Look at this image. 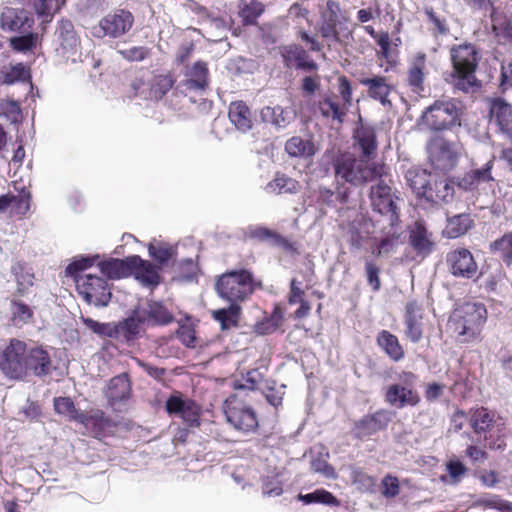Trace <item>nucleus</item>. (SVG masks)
Wrapping results in <instances>:
<instances>
[{
  "label": "nucleus",
  "mask_w": 512,
  "mask_h": 512,
  "mask_svg": "<svg viewBox=\"0 0 512 512\" xmlns=\"http://www.w3.org/2000/svg\"><path fill=\"white\" fill-rule=\"evenodd\" d=\"M416 301H409L404 308L405 335L414 344L419 343L423 336L422 314Z\"/></svg>",
  "instance_id": "29"
},
{
  "label": "nucleus",
  "mask_w": 512,
  "mask_h": 512,
  "mask_svg": "<svg viewBox=\"0 0 512 512\" xmlns=\"http://www.w3.org/2000/svg\"><path fill=\"white\" fill-rule=\"evenodd\" d=\"M149 257L152 263L159 269L169 266L176 261L178 256L177 244L171 245L164 241L153 239L147 245Z\"/></svg>",
  "instance_id": "27"
},
{
  "label": "nucleus",
  "mask_w": 512,
  "mask_h": 512,
  "mask_svg": "<svg viewBox=\"0 0 512 512\" xmlns=\"http://www.w3.org/2000/svg\"><path fill=\"white\" fill-rule=\"evenodd\" d=\"M446 471L450 478L451 484H458L462 478L467 474L468 468L456 456L451 457L445 464Z\"/></svg>",
  "instance_id": "55"
},
{
  "label": "nucleus",
  "mask_w": 512,
  "mask_h": 512,
  "mask_svg": "<svg viewBox=\"0 0 512 512\" xmlns=\"http://www.w3.org/2000/svg\"><path fill=\"white\" fill-rule=\"evenodd\" d=\"M399 383H392L385 389L384 400L397 409L415 407L420 401L419 393L414 389L418 376L410 371H403L399 375Z\"/></svg>",
  "instance_id": "7"
},
{
  "label": "nucleus",
  "mask_w": 512,
  "mask_h": 512,
  "mask_svg": "<svg viewBox=\"0 0 512 512\" xmlns=\"http://www.w3.org/2000/svg\"><path fill=\"white\" fill-rule=\"evenodd\" d=\"M469 424L475 434H487L495 425V413L483 406L473 408L470 410Z\"/></svg>",
  "instance_id": "37"
},
{
  "label": "nucleus",
  "mask_w": 512,
  "mask_h": 512,
  "mask_svg": "<svg viewBox=\"0 0 512 512\" xmlns=\"http://www.w3.org/2000/svg\"><path fill=\"white\" fill-rule=\"evenodd\" d=\"M365 276L368 285L373 292H378L381 289L380 268L373 261H365Z\"/></svg>",
  "instance_id": "61"
},
{
  "label": "nucleus",
  "mask_w": 512,
  "mask_h": 512,
  "mask_svg": "<svg viewBox=\"0 0 512 512\" xmlns=\"http://www.w3.org/2000/svg\"><path fill=\"white\" fill-rule=\"evenodd\" d=\"M38 41L37 33L33 32V29L23 30L18 32L17 35L13 36L9 40L10 47L12 50L20 53L32 52Z\"/></svg>",
  "instance_id": "46"
},
{
  "label": "nucleus",
  "mask_w": 512,
  "mask_h": 512,
  "mask_svg": "<svg viewBox=\"0 0 512 512\" xmlns=\"http://www.w3.org/2000/svg\"><path fill=\"white\" fill-rule=\"evenodd\" d=\"M347 17L342 13L339 2L327 0L324 10L320 11L319 33L324 39L340 43V33L348 30L344 23Z\"/></svg>",
  "instance_id": "13"
},
{
  "label": "nucleus",
  "mask_w": 512,
  "mask_h": 512,
  "mask_svg": "<svg viewBox=\"0 0 512 512\" xmlns=\"http://www.w3.org/2000/svg\"><path fill=\"white\" fill-rule=\"evenodd\" d=\"M395 413L387 409H379L356 420L352 426V435L355 439L363 440L380 431L387 429Z\"/></svg>",
  "instance_id": "15"
},
{
  "label": "nucleus",
  "mask_w": 512,
  "mask_h": 512,
  "mask_svg": "<svg viewBox=\"0 0 512 512\" xmlns=\"http://www.w3.org/2000/svg\"><path fill=\"white\" fill-rule=\"evenodd\" d=\"M135 260V254L122 259L109 257L98 262L97 267L106 280H119L131 276Z\"/></svg>",
  "instance_id": "22"
},
{
  "label": "nucleus",
  "mask_w": 512,
  "mask_h": 512,
  "mask_svg": "<svg viewBox=\"0 0 512 512\" xmlns=\"http://www.w3.org/2000/svg\"><path fill=\"white\" fill-rule=\"evenodd\" d=\"M228 117L236 129L242 133L250 131L255 123L254 114L252 115L249 106L242 100L230 103Z\"/></svg>",
  "instance_id": "31"
},
{
  "label": "nucleus",
  "mask_w": 512,
  "mask_h": 512,
  "mask_svg": "<svg viewBox=\"0 0 512 512\" xmlns=\"http://www.w3.org/2000/svg\"><path fill=\"white\" fill-rule=\"evenodd\" d=\"M134 20V15L129 10L116 9L99 21L93 28V34L96 37L120 38L131 30Z\"/></svg>",
  "instance_id": "11"
},
{
  "label": "nucleus",
  "mask_w": 512,
  "mask_h": 512,
  "mask_svg": "<svg viewBox=\"0 0 512 512\" xmlns=\"http://www.w3.org/2000/svg\"><path fill=\"white\" fill-rule=\"evenodd\" d=\"M294 119L293 112L277 105L274 107L265 106L259 111L254 112V120L256 124L269 123L275 128L280 129L286 127Z\"/></svg>",
  "instance_id": "28"
},
{
  "label": "nucleus",
  "mask_w": 512,
  "mask_h": 512,
  "mask_svg": "<svg viewBox=\"0 0 512 512\" xmlns=\"http://www.w3.org/2000/svg\"><path fill=\"white\" fill-rule=\"evenodd\" d=\"M53 407L56 414L64 416L71 421L80 423L83 421L84 411L76 408L74 401L67 396H59L53 399Z\"/></svg>",
  "instance_id": "44"
},
{
  "label": "nucleus",
  "mask_w": 512,
  "mask_h": 512,
  "mask_svg": "<svg viewBox=\"0 0 512 512\" xmlns=\"http://www.w3.org/2000/svg\"><path fill=\"white\" fill-rule=\"evenodd\" d=\"M416 125L420 130L427 129L433 132L451 130L454 126H460V110L454 99L435 100L426 107Z\"/></svg>",
  "instance_id": "5"
},
{
  "label": "nucleus",
  "mask_w": 512,
  "mask_h": 512,
  "mask_svg": "<svg viewBox=\"0 0 512 512\" xmlns=\"http://www.w3.org/2000/svg\"><path fill=\"white\" fill-rule=\"evenodd\" d=\"M174 83L175 79L170 74L155 77L151 87L152 96L157 100L162 99L171 90Z\"/></svg>",
  "instance_id": "56"
},
{
  "label": "nucleus",
  "mask_w": 512,
  "mask_h": 512,
  "mask_svg": "<svg viewBox=\"0 0 512 512\" xmlns=\"http://www.w3.org/2000/svg\"><path fill=\"white\" fill-rule=\"evenodd\" d=\"M1 114L14 125H18L22 122V110L20 103L17 100L9 99L6 100L0 106Z\"/></svg>",
  "instance_id": "53"
},
{
  "label": "nucleus",
  "mask_w": 512,
  "mask_h": 512,
  "mask_svg": "<svg viewBox=\"0 0 512 512\" xmlns=\"http://www.w3.org/2000/svg\"><path fill=\"white\" fill-rule=\"evenodd\" d=\"M377 345L394 362H399L404 358V349L396 335L388 330H381L376 337Z\"/></svg>",
  "instance_id": "38"
},
{
  "label": "nucleus",
  "mask_w": 512,
  "mask_h": 512,
  "mask_svg": "<svg viewBox=\"0 0 512 512\" xmlns=\"http://www.w3.org/2000/svg\"><path fill=\"white\" fill-rule=\"evenodd\" d=\"M99 254H80L71 260V262L65 267V274L68 277L73 278L76 282L80 280L81 273L91 268L95 264L100 262Z\"/></svg>",
  "instance_id": "43"
},
{
  "label": "nucleus",
  "mask_w": 512,
  "mask_h": 512,
  "mask_svg": "<svg viewBox=\"0 0 512 512\" xmlns=\"http://www.w3.org/2000/svg\"><path fill=\"white\" fill-rule=\"evenodd\" d=\"M180 275L179 280L186 283L197 281V265L191 258H184L179 262Z\"/></svg>",
  "instance_id": "62"
},
{
  "label": "nucleus",
  "mask_w": 512,
  "mask_h": 512,
  "mask_svg": "<svg viewBox=\"0 0 512 512\" xmlns=\"http://www.w3.org/2000/svg\"><path fill=\"white\" fill-rule=\"evenodd\" d=\"M227 422L243 433L255 432L259 426L255 410L248 405H235L225 410Z\"/></svg>",
  "instance_id": "20"
},
{
  "label": "nucleus",
  "mask_w": 512,
  "mask_h": 512,
  "mask_svg": "<svg viewBox=\"0 0 512 512\" xmlns=\"http://www.w3.org/2000/svg\"><path fill=\"white\" fill-rule=\"evenodd\" d=\"M354 146L358 148L360 158L370 163L377 157L378 140L373 125L364 123L360 117L353 130Z\"/></svg>",
  "instance_id": "17"
},
{
  "label": "nucleus",
  "mask_w": 512,
  "mask_h": 512,
  "mask_svg": "<svg viewBox=\"0 0 512 512\" xmlns=\"http://www.w3.org/2000/svg\"><path fill=\"white\" fill-rule=\"evenodd\" d=\"M487 320V310L483 303L465 302L456 308L450 316L454 330L465 341L475 339Z\"/></svg>",
  "instance_id": "6"
},
{
  "label": "nucleus",
  "mask_w": 512,
  "mask_h": 512,
  "mask_svg": "<svg viewBox=\"0 0 512 512\" xmlns=\"http://www.w3.org/2000/svg\"><path fill=\"white\" fill-rule=\"evenodd\" d=\"M334 175L352 186H358L380 177V167L376 163L357 158L350 152L339 151L332 156Z\"/></svg>",
  "instance_id": "4"
},
{
  "label": "nucleus",
  "mask_w": 512,
  "mask_h": 512,
  "mask_svg": "<svg viewBox=\"0 0 512 512\" xmlns=\"http://www.w3.org/2000/svg\"><path fill=\"white\" fill-rule=\"evenodd\" d=\"M400 483L396 476L386 474L381 480V495L386 499H392L400 493Z\"/></svg>",
  "instance_id": "60"
},
{
  "label": "nucleus",
  "mask_w": 512,
  "mask_h": 512,
  "mask_svg": "<svg viewBox=\"0 0 512 512\" xmlns=\"http://www.w3.org/2000/svg\"><path fill=\"white\" fill-rule=\"evenodd\" d=\"M428 160L433 170L443 174L451 171L458 163V155L452 144L442 137H433L426 144Z\"/></svg>",
  "instance_id": "12"
},
{
  "label": "nucleus",
  "mask_w": 512,
  "mask_h": 512,
  "mask_svg": "<svg viewBox=\"0 0 512 512\" xmlns=\"http://www.w3.org/2000/svg\"><path fill=\"white\" fill-rule=\"evenodd\" d=\"M244 236L250 240L271 242L273 245L286 250L291 247L290 242L284 236L264 225H249L244 231Z\"/></svg>",
  "instance_id": "33"
},
{
  "label": "nucleus",
  "mask_w": 512,
  "mask_h": 512,
  "mask_svg": "<svg viewBox=\"0 0 512 512\" xmlns=\"http://www.w3.org/2000/svg\"><path fill=\"white\" fill-rule=\"evenodd\" d=\"M473 225L474 221L469 213L447 216L446 226L442 231V235L447 239H456L465 235Z\"/></svg>",
  "instance_id": "35"
},
{
  "label": "nucleus",
  "mask_w": 512,
  "mask_h": 512,
  "mask_svg": "<svg viewBox=\"0 0 512 512\" xmlns=\"http://www.w3.org/2000/svg\"><path fill=\"white\" fill-rule=\"evenodd\" d=\"M446 265L449 273L460 279H473L478 272V264L470 252L465 247H458L446 254Z\"/></svg>",
  "instance_id": "16"
},
{
  "label": "nucleus",
  "mask_w": 512,
  "mask_h": 512,
  "mask_svg": "<svg viewBox=\"0 0 512 512\" xmlns=\"http://www.w3.org/2000/svg\"><path fill=\"white\" fill-rule=\"evenodd\" d=\"M55 35L65 52L74 51L80 43V39L74 29V24L69 19L62 18L58 22Z\"/></svg>",
  "instance_id": "41"
},
{
  "label": "nucleus",
  "mask_w": 512,
  "mask_h": 512,
  "mask_svg": "<svg viewBox=\"0 0 512 512\" xmlns=\"http://www.w3.org/2000/svg\"><path fill=\"white\" fill-rule=\"evenodd\" d=\"M392 230V232H388L378 241H376L374 253L377 256L388 254L393 251V248L400 238V234L395 230V228Z\"/></svg>",
  "instance_id": "58"
},
{
  "label": "nucleus",
  "mask_w": 512,
  "mask_h": 512,
  "mask_svg": "<svg viewBox=\"0 0 512 512\" xmlns=\"http://www.w3.org/2000/svg\"><path fill=\"white\" fill-rule=\"evenodd\" d=\"M13 200H12V209L16 215L24 216L26 215L31 207V201H32V194L31 192L26 188L22 187L17 195L13 194Z\"/></svg>",
  "instance_id": "50"
},
{
  "label": "nucleus",
  "mask_w": 512,
  "mask_h": 512,
  "mask_svg": "<svg viewBox=\"0 0 512 512\" xmlns=\"http://www.w3.org/2000/svg\"><path fill=\"white\" fill-rule=\"evenodd\" d=\"M10 309L12 318L16 322L29 323L34 316V311L31 306L26 304L24 301L12 297L10 300Z\"/></svg>",
  "instance_id": "48"
},
{
  "label": "nucleus",
  "mask_w": 512,
  "mask_h": 512,
  "mask_svg": "<svg viewBox=\"0 0 512 512\" xmlns=\"http://www.w3.org/2000/svg\"><path fill=\"white\" fill-rule=\"evenodd\" d=\"M475 64L470 71L452 70L446 81L453 85L455 90L463 93L477 92L482 88V82L476 77Z\"/></svg>",
  "instance_id": "32"
},
{
  "label": "nucleus",
  "mask_w": 512,
  "mask_h": 512,
  "mask_svg": "<svg viewBox=\"0 0 512 512\" xmlns=\"http://www.w3.org/2000/svg\"><path fill=\"white\" fill-rule=\"evenodd\" d=\"M130 396L131 382L128 374L122 373L110 379L105 391V397L112 409L117 410V405L128 400Z\"/></svg>",
  "instance_id": "26"
},
{
  "label": "nucleus",
  "mask_w": 512,
  "mask_h": 512,
  "mask_svg": "<svg viewBox=\"0 0 512 512\" xmlns=\"http://www.w3.org/2000/svg\"><path fill=\"white\" fill-rule=\"evenodd\" d=\"M11 274L14 276L16 282L27 283L30 286L34 285V272L33 268L25 261H16L10 269Z\"/></svg>",
  "instance_id": "51"
},
{
  "label": "nucleus",
  "mask_w": 512,
  "mask_h": 512,
  "mask_svg": "<svg viewBox=\"0 0 512 512\" xmlns=\"http://www.w3.org/2000/svg\"><path fill=\"white\" fill-rule=\"evenodd\" d=\"M80 424L90 427L96 437L104 436L106 431L114 426L113 420L106 416L102 410H95L91 413H83V421L80 420Z\"/></svg>",
  "instance_id": "42"
},
{
  "label": "nucleus",
  "mask_w": 512,
  "mask_h": 512,
  "mask_svg": "<svg viewBox=\"0 0 512 512\" xmlns=\"http://www.w3.org/2000/svg\"><path fill=\"white\" fill-rule=\"evenodd\" d=\"M18 82L30 83L31 89H33L30 69L23 63L12 66L10 71L4 76V83L7 85H13Z\"/></svg>",
  "instance_id": "49"
},
{
  "label": "nucleus",
  "mask_w": 512,
  "mask_h": 512,
  "mask_svg": "<svg viewBox=\"0 0 512 512\" xmlns=\"http://www.w3.org/2000/svg\"><path fill=\"white\" fill-rule=\"evenodd\" d=\"M66 0H33L34 10L42 24L50 23L55 13L60 11Z\"/></svg>",
  "instance_id": "47"
},
{
  "label": "nucleus",
  "mask_w": 512,
  "mask_h": 512,
  "mask_svg": "<svg viewBox=\"0 0 512 512\" xmlns=\"http://www.w3.org/2000/svg\"><path fill=\"white\" fill-rule=\"evenodd\" d=\"M262 492L269 497H277L283 493L281 482L277 476H266L262 480Z\"/></svg>",
  "instance_id": "64"
},
{
  "label": "nucleus",
  "mask_w": 512,
  "mask_h": 512,
  "mask_svg": "<svg viewBox=\"0 0 512 512\" xmlns=\"http://www.w3.org/2000/svg\"><path fill=\"white\" fill-rule=\"evenodd\" d=\"M264 6L262 3L254 1L245 5L239 12L242 23L246 26L255 25L258 18L263 14Z\"/></svg>",
  "instance_id": "52"
},
{
  "label": "nucleus",
  "mask_w": 512,
  "mask_h": 512,
  "mask_svg": "<svg viewBox=\"0 0 512 512\" xmlns=\"http://www.w3.org/2000/svg\"><path fill=\"white\" fill-rule=\"evenodd\" d=\"M241 315L242 307L236 302L229 303L228 306L211 312L212 319L220 324V329L223 332L239 327Z\"/></svg>",
  "instance_id": "34"
},
{
  "label": "nucleus",
  "mask_w": 512,
  "mask_h": 512,
  "mask_svg": "<svg viewBox=\"0 0 512 512\" xmlns=\"http://www.w3.org/2000/svg\"><path fill=\"white\" fill-rule=\"evenodd\" d=\"M277 49L285 69H295L305 73H316L318 71L319 64L300 44H282Z\"/></svg>",
  "instance_id": "14"
},
{
  "label": "nucleus",
  "mask_w": 512,
  "mask_h": 512,
  "mask_svg": "<svg viewBox=\"0 0 512 512\" xmlns=\"http://www.w3.org/2000/svg\"><path fill=\"white\" fill-rule=\"evenodd\" d=\"M360 84L368 88L370 98L379 101L383 106L391 104L388 96L391 92V86L386 82V78L381 75L364 77L359 80Z\"/></svg>",
  "instance_id": "36"
},
{
  "label": "nucleus",
  "mask_w": 512,
  "mask_h": 512,
  "mask_svg": "<svg viewBox=\"0 0 512 512\" xmlns=\"http://www.w3.org/2000/svg\"><path fill=\"white\" fill-rule=\"evenodd\" d=\"M261 286V281L255 279L251 270L240 268L228 270L218 276L215 282V291L219 298L229 303H239Z\"/></svg>",
  "instance_id": "3"
},
{
  "label": "nucleus",
  "mask_w": 512,
  "mask_h": 512,
  "mask_svg": "<svg viewBox=\"0 0 512 512\" xmlns=\"http://www.w3.org/2000/svg\"><path fill=\"white\" fill-rule=\"evenodd\" d=\"M76 289L83 300L95 307H106L109 305L112 292L107 280L96 274H84L76 282Z\"/></svg>",
  "instance_id": "9"
},
{
  "label": "nucleus",
  "mask_w": 512,
  "mask_h": 512,
  "mask_svg": "<svg viewBox=\"0 0 512 512\" xmlns=\"http://www.w3.org/2000/svg\"><path fill=\"white\" fill-rule=\"evenodd\" d=\"M433 200L430 203H450L454 199V178H439L433 181Z\"/></svg>",
  "instance_id": "45"
},
{
  "label": "nucleus",
  "mask_w": 512,
  "mask_h": 512,
  "mask_svg": "<svg viewBox=\"0 0 512 512\" xmlns=\"http://www.w3.org/2000/svg\"><path fill=\"white\" fill-rule=\"evenodd\" d=\"M55 369L43 346H28L17 338H11L0 353V371L9 380L24 381L31 376L44 379Z\"/></svg>",
  "instance_id": "2"
},
{
  "label": "nucleus",
  "mask_w": 512,
  "mask_h": 512,
  "mask_svg": "<svg viewBox=\"0 0 512 512\" xmlns=\"http://www.w3.org/2000/svg\"><path fill=\"white\" fill-rule=\"evenodd\" d=\"M408 232V244L418 256L426 258L433 253L436 244L424 220L418 219L414 221L408 227Z\"/></svg>",
  "instance_id": "18"
},
{
  "label": "nucleus",
  "mask_w": 512,
  "mask_h": 512,
  "mask_svg": "<svg viewBox=\"0 0 512 512\" xmlns=\"http://www.w3.org/2000/svg\"><path fill=\"white\" fill-rule=\"evenodd\" d=\"M489 117L495 119L500 132L507 135L512 125V105L503 97L491 99Z\"/></svg>",
  "instance_id": "30"
},
{
  "label": "nucleus",
  "mask_w": 512,
  "mask_h": 512,
  "mask_svg": "<svg viewBox=\"0 0 512 512\" xmlns=\"http://www.w3.org/2000/svg\"><path fill=\"white\" fill-rule=\"evenodd\" d=\"M174 321L175 316L166 304L154 299L135 305L117 321L101 322L81 316V322L93 334L128 348L134 347L146 335L147 328L165 327Z\"/></svg>",
  "instance_id": "1"
},
{
  "label": "nucleus",
  "mask_w": 512,
  "mask_h": 512,
  "mask_svg": "<svg viewBox=\"0 0 512 512\" xmlns=\"http://www.w3.org/2000/svg\"><path fill=\"white\" fill-rule=\"evenodd\" d=\"M34 14L24 8L5 7L0 15V27L4 31L23 32L33 29Z\"/></svg>",
  "instance_id": "19"
},
{
  "label": "nucleus",
  "mask_w": 512,
  "mask_h": 512,
  "mask_svg": "<svg viewBox=\"0 0 512 512\" xmlns=\"http://www.w3.org/2000/svg\"><path fill=\"white\" fill-rule=\"evenodd\" d=\"M285 151L292 158L310 159L316 154L317 148L312 140L293 136L286 141Z\"/></svg>",
  "instance_id": "40"
},
{
  "label": "nucleus",
  "mask_w": 512,
  "mask_h": 512,
  "mask_svg": "<svg viewBox=\"0 0 512 512\" xmlns=\"http://www.w3.org/2000/svg\"><path fill=\"white\" fill-rule=\"evenodd\" d=\"M134 268L131 276L134 277L143 287L154 289L161 282L160 269L152 262L135 254Z\"/></svg>",
  "instance_id": "25"
},
{
  "label": "nucleus",
  "mask_w": 512,
  "mask_h": 512,
  "mask_svg": "<svg viewBox=\"0 0 512 512\" xmlns=\"http://www.w3.org/2000/svg\"><path fill=\"white\" fill-rule=\"evenodd\" d=\"M298 182L285 174H277L267 187L277 193H296Z\"/></svg>",
  "instance_id": "54"
},
{
  "label": "nucleus",
  "mask_w": 512,
  "mask_h": 512,
  "mask_svg": "<svg viewBox=\"0 0 512 512\" xmlns=\"http://www.w3.org/2000/svg\"><path fill=\"white\" fill-rule=\"evenodd\" d=\"M369 197L373 211L387 215L390 227L396 228L400 223L399 207L395 201L398 197L392 194L391 187L380 179L377 184L371 186Z\"/></svg>",
  "instance_id": "10"
},
{
  "label": "nucleus",
  "mask_w": 512,
  "mask_h": 512,
  "mask_svg": "<svg viewBox=\"0 0 512 512\" xmlns=\"http://www.w3.org/2000/svg\"><path fill=\"white\" fill-rule=\"evenodd\" d=\"M164 409L170 417L180 418L189 428H197L201 425V406L179 391L174 390L169 394Z\"/></svg>",
  "instance_id": "8"
},
{
  "label": "nucleus",
  "mask_w": 512,
  "mask_h": 512,
  "mask_svg": "<svg viewBox=\"0 0 512 512\" xmlns=\"http://www.w3.org/2000/svg\"><path fill=\"white\" fill-rule=\"evenodd\" d=\"M405 178L418 198L433 200L432 175L426 169L411 168L406 172Z\"/></svg>",
  "instance_id": "24"
},
{
  "label": "nucleus",
  "mask_w": 512,
  "mask_h": 512,
  "mask_svg": "<svg viewBox=\"0 0 512 512\" xmlns=\"http://www.w3.org/2000/svg\"><path fill=\"white\" fill-rule=\"evenodd\" d=\"M284 320L285 309L281 304L277 303L274 305L269 316L256 322L254 326L255 333L262 336L272 334L283 325Z\"/></svg>",
  "instance_id": "39"
},
{
  "label": "nucleus",
  "mask_w": 512,
  "mask_h": 512,
  "mask_svg": "<svg viewBox=\"0 0 512 512\" xmlns=\"http://www.w3.org/2000/svg\"><path fill=\"white\" fill-rule=\"evenodd\" d=\"M117 52L129 62H141L149 55V49L145 46H134Z\"/></svg>",
  "instance_id": "63"
},
{
  "label": "nucleus",
  "mask_w": 512,
  "mask_h": 512,
  "mask_svg": "<svg viewBox=\"0 0 512 512\" xmlns=\"http://www.w3.org/2000/svg\"><path fill=\"white\" fill-rule=\"evenodd\" d=\"M262 378V374L257 368L249 370L243 375L242 380H235L233 382V388L235 390H251L255 391L258 388V382Z\"/></svg>",
  "instance_id": "59"
},
{
  "label": "nucleus",
  "mask_w": 512,
  "mask_h": 512,
  "mask_svg": "<svg viewBox=\"0 0 512 512\" xmlns=\"http://www.w3.org/2000/svg\"><path fill=\"white\" fill-rule=\"evenodd\" d=\"M452 70L470 71L475 63V70L479 67L481 56L479 50L471 43L453 45L450 48Z\"/></svg>",
  "instance_id": "21"
},
{
  "label": "nucleus",
  "mask_w": 512,
  "mask_h": 512,
  "mask_svg": "<svg viewBox=\"0 0 512 512\" xmlns=\"http://www.w3.org/2000/svg\"><path fill=\"white\" fill-rule=\"evenodd\" d=\"M478 504L486 509H494L500 512H512V502L502 499L499 495L495 494L480 498Z\"/></svg>",
  "instance_id": "57"
},
{
  "label": "nucleus",
  "mask_w": 512,
  "mask_h": 512,
  "mask_svg": "<svg viewBox=\"0 0 512 512\" xmlns=\"http://www.w3.org/2000/svg\"><path fill=\"white\" fill-rule=\"evenodd\" d=\"M183 81L179 83V88L184 87L186 90L203 92L209 86V68L207 62L197 60L192 66H187Z\"/></svg>",
  "instance_id": "23"
}]
</instances>
